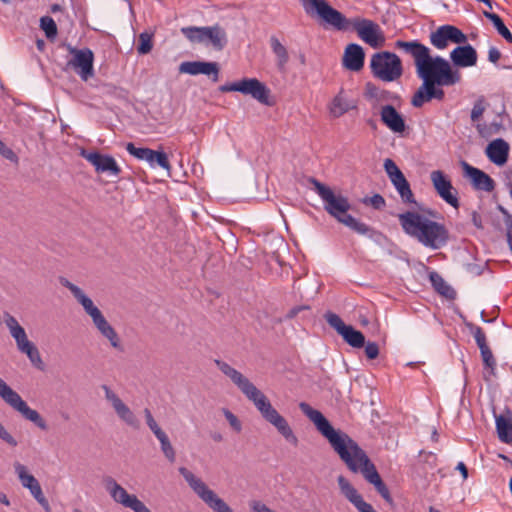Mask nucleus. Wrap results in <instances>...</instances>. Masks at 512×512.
Returning a JSON list of instances; mask_svg holds the SVG:
<instances>
[{"label": "nucleus", "instance_id": "obj_23", "mask_svg": "<svg viewBox=\"0 0 512 512\" xmlns=\"http://www.w3.org/2000/svg\"><path fill=\"white\" fill-rule=\"evenodd\" d=\"M102 388L106 399L111 403L118 417L127 425L138 428L139 421L130 408L107 385H103Z\"/></svg>", "mask_w": 512, "mask_h": 512}, {"label": "nucleus", "instance_id": "obj_45", "mask_svg": "<svg viewBox=\"0 0 512 512\" xmlns=\"http://www.w3.org/2000/svg\"><path fill=\"white\" fill-rule=\"evenodd\" d=\"M429 278L434 288L440 294L446 295V291L449 287L446 285L444 279L437 272H431Z\"/></svg>", "mask_w": 512, "mask_h": 512}, {"label": "nucleus", "instance_id": "obj_1", "mask_svg": "<svg viewBox=\"0 0 512 512\" xmlns=\"http://www.w3.org/2000/svg\"><path fill=\"white\" fill-rule=\"evenodd\" d=\"M396 49L410 55L414 60L416 74L422 84L411 98V105L421 108L432 100L443 101L444 86H453L461 81L460 72L441 56H431L430 49L418 40H397Z\"/></svg>", "mask_w": 512, "mask_h": 512}, {"label": "nucleus", "instance_id": "obj_3", "mask_svg": "<svg viewBox=\"0 0 512 512\" xmlns=\"http://www.w3.org/2000/svg\"><path fill=\"white\" fill-rule=\"evenodd\" d=\"M219 370L231 379L248 400L253 402L261 416L273 425L277 431L291 444L297 445L298 439L286 419L272 406L269 399L242 373L228 363L215 360Z\"/></svg>", "mask_w": 512, "mask_h": 512}, {"label": "nucleus", "instance_id": "obj_40", "mask_svg": "<svg viewBox=\"0 0 512 512\" xmlns=\"http://www.w3.org/2000/svg\"><path fill=\"white\" fill-rule=\"evenodd\" d=\"M153 34L148 32H142L138 38L137 52L139 54H148L153 48L152 42Z\"/></svg>", "mask_w": 512, "mask_h": 512}, {"label": "nucleus", "instance_id": "obj_50", "mask_svg": "<svg viewBox=\"0 0 512 512\" xmlns=\"http://www.w3.org/2000/svg\"><path fill=\"white\" fill-rule=\"evenodd\" d=\"M156 164L167 171H169L171 169V165L168 160V156L163 151H157V153L155 155V159H154V166Z\"/></svg>", "mask_w": 512, "mask_h": 512}, {"label": "nucleus", "instance_id": "obj_18", "mask_svg": "<svg viewBox=\"0 0 512 512\" xmlns=\"http://www.w3.org/2000/svg\"><path fill=\"white\" fill-rule=\"evenodd\" d=\"M103 482L106 490L115 502L134 512H151L136 495L129 494L114 478L107 476Z\"/></svg>", "mask_w": 512, "mask_h": 512}, {"label": "nucleus", "instance_id": "obj_27", "mask_svg": "<svg viewBox=\"0 0 512 512\" xmlns=\"http://www.w3.org/2000/svg\"><path fill=\"white\" fill-rule=\"evenodd\" d=\"M472 334H473V337L475 339V342H476L478 348L480 349V354H481L484 366L486 368L490 369V374L494 375L497 363H496V360L493 356L491 349L487 345L486 335H485L483 329L479 326H475L472 329Z\"/></svg>", "mask_w": 512, "mask_h": 512}, {"label": "nucleus", "instance_id": "obj_56", "mask_svg": "<svg viewBox=\"0 0 512 512\" xmlns=\"http://www.w3.org/2000/svg\"><path fill=\"white\" fill-rule=\"evenodd\" d=\"M60 283L68 288L70 290V292L73 294V296L75 297L76 295L80 294V292L82 291L78 286H76L75 284L71 283L69 280H67L66 278H61L60 279Z\"/></svg>", "mask_w": 512, "mask_h": 512}, {"label": "nucleus", "instance_id": "obj_55", "mask_svg": "<svg viewBox=\"0 0 512 512\" xmlns=\"http://www.w3.org/2000/svg\"><path fill=\"white\" fill-rule=\"evenodd\" d=\"M226 419L228 420L229 424L237 431L239 432L241 430V423L238 420V418L230 411H225Z\"/></svg>", "mask_w": 512, "mask_h": 512}, {"label": "nucleus", "instance_id": "obj_33", "mask_svg": "<svg viewBox=\"0 0 512 512\" xmlns=\"http://www.w3.org/2000/svg\"><path fill=\"white\" fill-rule=\"evenodd\" d=\"M391 182L405 204H416L410 184L403 173L393 178Z\"/></svg>", "mask_w": 512, "mask_h": 512}, {"label": "nucleus", "instance_id": "obj_39", "mask_svg": "<svg viewBox=\"0 0 512 512\" xmlns=\"http://www.w3.org/2000/svg\"><path fill=\"white\" fill-rule=\"evenodd\" d=\"M40 27L44 31L46 37L50 40L56 38L58 29L55 21L49 16H43L40 18Z\"/></svg>", "mask_w": 512, "mask_h": 512}, {"label": "nucleus", "instance_id": "obj_59", "mask_svg": "<svg viewBox=\"0 0 512 512\" xmlns=\"http://www.w3.org/2000/svg\"><path fill=\"white\" fill-rule=\"evenodd\" d=\"M398 96L397 94L389 91V90H385V89H381L380 91V94H379V97H378V100L377 101H383V100H395L397 99Z\"/></svg>", "mask_w": 512, "mask_h": 512}, {"label": "nucleus", "instance_id": "obj_17", "mask_svg": "<svg viewBox=\"0 0 512 512\" xmlns=\"http://www.w3.org/2000/svg\"><path fill=\"white\" fill-rule=\"evenodd\" d=\"M181 32L191 42L210 44L217 51L223 50L228 42L225 30L219 25L184 27L181 29Z\"/></svg>", "mask_w": 512, "mask_h": 512}, {"label": "nucleus", "instance_id": "obj_64", "mask_svg": "<svg viewBox=\"0 0 512 512\" xmlns=\"http://www.w3.org/2000/svg\"><path fill=\"white\" fill-rule=\"evenodd\" d=\"M456 469L460 471V473L464 479H466L468 477V469L463 462H459L457 464Z\"/></svg>", "mask_w": 512, "mask_h": 512}, {"label": "nucleus", "instance_id": "obj_36", "mask_svg": "<svg viewBox=\"0 0 512 512\" xmlns=\"http://www.w3.org/2000/svg\"><path fill=\"white\" fill-rule=\"evenodd\" d=\"M483 15L492 22L497 32L505 39V41L512 44V33L506 27L501 17L498 14L489 11H483Z\"/></svg>", "mask_w": 512, "mask_h": 512}, {"label": "nucleus", "instance_id": "obj_4", "mask_svg": "<svg viewBox=\"0 0 512 512\" xmlns=\"http://www.w3.org/2000/svg\"><path fill=\"white\" fill-rule=\"evenodd\" d=\"M219 370L231 379L248 400L253 402L261 416L273 425L277 431L291 444L297 445L298 439L286 419L272 406L269 399L242 373L228 363L215 360Z\"/></svg>", "mask_w": 512, "mask_h": 512}, {"label": "nucleus", "instance_id": "obj_22", "mask_svg": "<svg viewBox=\"0 0 512 512\" xmlns=\"http://www.w3.org/2000/svg\"><path fill=\"white\" fill-rule=\"evenodd\" d=\"M81 156L94 166L97 173H107L111 176L119 177L122 172L117 161L111 155L102 154L98 151L89 152L83 149Z\"/></svg>", "mask_w": 512, "mask_h": 512}, {"label": "nucleus", "instance_id": "obj_14", "mask_svg": "<svg viewBox=\"0 0 512 512\" xmlns=\"http://www.w3.org/2000/svg\"><path fill=\"white\" fill-rule=\"evenodd\" d=\"M0 397L15 411L19 412L26 420L34 423L39 429H48L45 419L21 398L2 378H0Z\"/></svg>", "mask_w": 512, "mask_h": 512}, {"label": "nucleus", "instance_id": "obj_53", "mask_svg": "<svg viewBox=\"0 0 512 512\" xmlns=\"http://www.w3.org/2000/svg\"><path fill=\"white\" fill-rule=\"evenodd\" d=\"M365 204H370L375 209H382L385 206V199L380 194H375L370 198L364 200Z\"/></svg>", "mask_w": 512, "mask_h": 512}, {"label": "nucleus", "instance_id": "obj_15", "mask_svg": "<svg viewBox=\"0 0 512 512\" xmlns=\"http://www.w3.org/2000/svg\"><path fill=\"white\" fill-rule=\"evenodd\" d=\"M219 90L223 93L240 92L250 95L261 104L273 105V102L270 101V89L257 78H243L239 81L225 83L219 87Z\"/></svg>", "mask_w": 512, "mask_h": 512}, {"label": "nucleus", "instance_id": "obj_30", "mask_svg": "<svg viewBox=\"0 0 512 512\" xmlns=\"http://www.w3.org/2000/svg\"><path fill=\"white\" fill-rule=\"evenodd\" d=\"M509 150V144L504 139L497 138L488 144L486 155L492 163L502 166L508 161Z\"/></svg>", "mask_w": 512, "mask_h": 512}, {"label": "nucleus", "instance_id": "obj_25", "mask_svg": "<svg viewBox=\"0 0 512 512\" xmlns=\"http://www.w3.org/2000/svg\"><path fill=\"white\" fill-rule=\"evenodd\" d=\"M380 119L393 133L402 134L406 129V122L403 115L390 104L381 107Z\"/></svg>", "mask_w": 512, "mask_h": 512}, {"label": "nucleus", "instance_id": "obj_26", "mask_svg": "<svg viewBox=\"0 0 512 512\" xmlns=\"http://www.w3.org/2000/svg\"><path fill=\"white\" fill-rule=\"evenodd\" d=\"M465 175L470 178L473 187L476 190L491 192L495 188L494 180L484 171L469 165L467 162L462 163Z\"/></svg>", "mask_w": 512, "mask_h": 512}, {"label": "nucleus", "instance_id": "obj_8", "mask_svg": "<svg viewBox=\"0 0 512 512\" xmlns=\"http://www.w3.org/2000/svg\"><path fill=\"white\" fill-rule=\"evenodd\" d=\"M372 75L383 81L393 82L403 75V65L399 56L393 52L381 51L372 55L370 60Z\"/></svg>", "mask_w": 512, "mask_h": 512}, {"label": "nucleus", "instance_id": "obj_32", "mask_svg": "<svg viewBox=\"0 0 512 512\" xmlns=\"http://www.w3.org/2000/svg\"><path fill=\"white\" fill-rule=\"evenodd\" d=\"M14 469L22 486L29 489L32 496L35 494H40L42 488L38 480L32 474L28 473L26 466L20 462H15Z\"/></svg>", "mask_w": 512, "mask_h": 512}, {"label": "nucleus", "instance_id": "obj_11", "mask_svg": "<svg viewBox=\"0 0 512 512\" xmlns=\"http://www.w3.org/2000/svg\"><path fill=\"white\" fill-rule=\"evenodd\" d=\"M3 317L11 336L15 339L18 350L28 357L34 367L43 370L44 363L40 352L35 344L28 339L24 328L10 313L4 312Z\"/></svg>", "mask_w": 512, "mask_h": 512}, {"label": "nucleus", "instance_id": "obj_2", "mask_svg": "<svg viewBox=\"0 0 512 512\" xmlns=\"http://www.w3.org/2000/svg\"><path fill=\"white\" fill-rule=\"evenodd\" d=\"M299 408L328 440L349 471L361 473L365 480L375 487L376 491L387 503H392L393 500L387 485L380 477L374 463L358 443L347 433L334 429L325 416L320 411L312 408L308 403L301 402Z\"/></svg>", "mask_w": 512, "mask_h": 512}, {"label": "nucleus", "instance_id": "obj_7", "mask_svg": "<svg viewBox=\"0 0 512 512\" xmlns=\"http://www.w3.org/2000/svg\"><path fill=\"white\" fill-rule=\"evenodd\" d=\"M320 18L337 31L353 29L358 37L372 48L382 47L385 43L384 33L376 22L362 17L349 19L329 3L324 8Z\"/></svg>", "mask_w": 512, "mask_h": 512}, {"label": "nucleus", "instance_id": "obj_43", "mask_svg": "<svg viewBox=\"0 0 512 512\" xmlns=\"http://www.w3.org/2000/svg\"><path fill=\"white\" fill-rule=\"evenodd\" d=\"M301 2L307 13L314 10L319 17L328 3L326 0H301Z\"/></svg>", "mask_w": 512, "mask_h": 512}, {"label": "nucleus", "instance_id": "obj_51", "mask_svg": "<svg viewBox=\"0 0 512 512\" xmlns=\"http://www.w3.org/2000/svg\"><path fill=\"white\" fill-rule=\"evenodd\" d=\"M0 155H2L5 159L10 160L12 162L17 163L18 157L15 152L9 148L1 139H0Z\"/></svg>", "mask_w": 512, "mask_h": 512}, {"label": "nucleus", "instance_id": "obj_16", "mask_svg": "<svg viewBox=\"0 0 512 512\" xmlns=\"http://www.w3.org/2000/svg\"><path fill=\"white\" fill-rule=\"evenodd\" d=\"M219 90L223 93L240 92L250 95L261 104L273 105V102L270 101V89L257 78H243L239 81L225 83L219 87Z\"/></svg>", "mask_w": 512, "mask_h": 512}, {"label": "nucleus", "instance_id": "obj_19", "mask_svg": "<svg viewBox=\"0 0 512 512\" xmlns=\"http://www.w3.org/2000/svg\"><path fill=\"white\" fill-rule=\"evenodd\" d=\"M68 51L73 58L68 61V66L74 68L83 81L94 76V53L90 48L77 49L68 46Z\"/></svg>", "mask_w": 512, "mask_h": 512}, {"label": "nucleus", "instance_id": "obj_54", "mask_svg": "<svg viewBox=\"0 0 512 512\" xmlns=\"http://www.w3.org/2000/svg\"><path fill=\"white\" fill-rule=\"evenodd\" d=\"M366 357L370 360L376 359L379 355V346L376 342H367L365 346Z\"/></svg>", "mask_w": 512, "mask_h": 512}, {"label": "nucleus", "instance_id": "obj_62", "mask_svg": "<svg viewBox=\"0 0 512 512\" xmlns=\"http://www.w3.org/2000/svg\"><path fill=\"white\" fill-rule=\"evenodd\" d=\"M308 308H309L308 306L293 307L292 309L289 310V312L287 314V318L292 319V318L296 317L300 311H302L304 309H308Z\"/></svg>", "mask_w": 512, "mask_h": 512}, {"label": "nucleus", "instance_id": "obj_37", "mask_svg": "<svg viewBox=\"0 0 512 512\" xmlns=\"http://www.w3.org/2000/svg\"><path fill=\"white\" fill-rule=\"evenodd\" d=\"M341 336L350 346L361 348L365 345V337L359 330L354 329L351 325L342 332Z\"/></svg>", "mask_w": 512, "mask_h": 512}, {"label": "nucleus", "instance_id": "obj_41", "mask_svg": "<svg viewBox=\"0 0 512 512\" xmlns=\"http://www.w3.org/2000/svg\"><path fill=\"white\" fill-rule=\"evenodd\" d=\"M76 300L83 306L85 312L92 318L101 312L98 307H96L93 301L84 294L83 291L80 294L75 296Z\"/></svg>", "mask_w": 512, "mask_h": 512}, {"label": "nucleus", "instance_id": "obj_49", "mask_svg": "<svg viewBox=\"0 0 512 512\" xmlns=\"http://www.w3.org/2000/svg\"><path fill=\"white\" fill-rule=\"evenodd\" d=\"M384 168L390 180L402 174V171L399 169V167L395 164V162L392 159L388 158L385 160Z\"/></svg>", "mask_w": 512, "mask_h": 512}, {"label": "nucleus", "instance_id": "obj_9", "mask_svg": "<svg viewBox=\"0 0 512 512\" xmlns=\"http://www.w3.org/2000/svg\"><path fill=\"white\" fill-rule=\"evenodd\" d=\"M3 317L11 336L15 339L18 350L28 357L34 367L43 370L44 363L40 352L35 344L28 339L24 328L10 313L4 312Z\"/></svg>", "mask_w": 512, "mask_h": 512}, {"label": "nucleus", "instance_id": "obj_24", "mask_svg": "<svg viewBox=\"0 0 512 512\" xmlns=\"http://www.w3.org/2000/svg\"><path fill=\"white\" fill-rule=\"evenodd\" d=\"M219 65L217 62H204V61H185L179 66V72L189 75H212V80L217 82L219 79Z\"/></svg>", "mask_w": 512, "mask_h": 512}, {"label": "nucleus", "instance_id": "obj_42", "mask_svg": "<svg viewBox=\"0 0 512 512\" xmlns=\"http://www.w3.org/2000/svg\"><path fill=\"white\" fill-rule=\"evenodd\" d=\"M324 318L326 319L327 323L334 328L340 335L342 332L347 328L348 325H346L343 320L340 318L339 315L333 313V312H326L324 315Z\"/></svg>", "mask_w": 512, "mask_h": 512}, {"label": "nucleus", "instance_id": "obj_29", "mask_svg": "<svg viewBox=\"0 0 512 512\" xmlns=\"http://www.w3.org/2000/svg\"><path fill=\"white\" fill-rule=\"evenodd\" d=\"M450 59L457 67H471L476 65L478 55L470 44H466L455 47L450 53Z\"/></svg>", "mask_w": 512, "mask_h": 512}, {"label": "nucleus", "instance_id": "obj_47", "mask_svg": "<svg viewBox=\"0 0 512 512\" xmlns=\"http://www.w3.org/2000/svg\"><path fill=\"white\" fill-rule=\"evenodd\" d=\"M127 152L139 160H143L146 157L148 148L136 147L132 142L126 144Z\"/></svg>", "mask_w": 512, "mask_h": 512}, {"label": "nucleus", "instance_id": "obj_13", "mask_svg": "<svg viewBox=\"0 0 512 512\" xmlns=\"http://www.w3.org/2000/svg\"><path fill=\"white\" fill-rule=\"evenodd\" d=\"M179 473L184 477L194 493L214 512H233L232 508L211 490L200 478L196 477L185 467L179 468Z\"/></svg>", "mask_w": 512, "mask_h": 512}, {"label": "nucleus", "instance_id": "obj_48", "mask_svg": "<svg viewBox=\"0 0 512 512\" xmlns=\"http://www.w3.org/2000/svg\"><path fill=\"white\" fill-rule=\"evenodd\" d=\"M381 89L372 82H367L364 87V96L369 100H378Z\"/></svg>", "mask_w": 512, "mask_h": 512}, {"label": "nucleus", "instance_id": "obj_34", "mask_svg": "<svg viewBox=\"0 0 512 512\" xmlns=\"http://www.w3.org/2000/svg\"><path fill=\"white\" fill-rule=\"evenodd\" d=\"M352 108H355V106L349 104L343 95V89H341L340 92L333 98L329 109L333 117L339 118Z\"/></svg>", "mask_w": 512, "mask_h": 512}, {"label": "nucleus", "instance_id": "obj_52", "mask_svg": "<svg viewBox=\"0 0 512 512\" xmlns=\"http://www.w3.org/2000/svg\"><path fill=\"white\" fill-rule=\"evenodd\" d=\"M0 439L7 443L11 447L18 445L17 440L5 429L3 424L0 422Z\"/></svg>", "mask_w": 512, "mask_h": 512}, {"label": "nucleus", "instance_id": "obj_28", "mask_svg": "<svg viewBox=\"0 0 512 512\" xmlns=\"http://www.w3.org/2000/svg\"><path fill=\"white\" fill-rule=\"evenodd\" d=\"M365 52L361 45L350 43L346 46L343 55V65L351 71H360L364 67Z\"/></svg>", "mask_w": 512, "mask_h": 512}, {"label": "nucleus", "instance_id": "obj_10", "mask_svg": "<svg viewBox=\"0 0 512 512\" xmlns=\"http://www.w3.org/2000/svg\"><path fill=\"white\" fill-rule=\"evenodd\" d=\"M3 317L11 336L15 339L18 350L28 357L34 367L43 370L44 363L40 352L35 344L28 339L24 328L10 313L4 312Z\"/></svg>", "mask_w": 512, "mask_h": 512}, {"label": "nucleus", "instance_id": "obj_5", "mask_svg": "<svg viewBox=\"0 0 512 512\" xmlns=\"http://www.w3.org/2000/svg\"><path fill=\"white\" fill-rule=\"evenodd\" d=\"M308 181L313 185L314 191L322 199L325 211L339 223L349 227L358 234L367 236L377 244H382V242L386 240V236L382 232L348 214L351 205L347 197L341 194H335L330 187L321 183L314 177H310Z\"/></svg>", "mask_w": 512, "mask_h": 512}, {"label": "nucleus", "instance_id": "obj_21", "mask_svg": "<svg viewBox=\"0 0 512 512\" xmlns=\"http://www.w3.org/2000/svg\"><path fill=\"white\" fill-rule=\"evenodd\" d=\"M430 42L435 48L443 50L448 47L450 42L455 44L466 43L467 36L458 27L445 24L431 32Z\"/></svg>", "mask_w": 512, "mask_h": 512}, {"label": "nucleus", "instance_id": "obj_63", "mask_svg": "<svg viewBox=\"0 0 512 512\" xmlns=\"http://www.w3.org/2000/svg\"><path fill=\"white\" fill-rule=\"evenodd\" d=\"M156 153H157V151H154V150L148 148L146 157H144L143 160L147 161L150 164V166L154 167V159H155Z\"/></svg>", "mask_w": 512, "mask_h": 512}, {"label": "nucleus", "instance_id": "obj_6", "mask_svg": "<svg viewBox=\"0 0 512 512\" xmlns=\"http://www.w3.org/2000/svg\"><path fill=\"white\" fill-rule=\"evenodd\" d=\"M403 231L424 247L438 250L449 241V230L445 224L431 220L424 215L407 211L399 215Z\"/></svg>", "mask_w": 512, "mask_h": 512}, {"label": "nucleus", "instance_id": "obj_20", "mask_svg": "<svg viewBox=\"0 0 512 512\" xmlns=\"http://www.w3.org/2000/svg\"><path fill=\"white\" fill-rule=\"evenodd\" d=\"M430 179L439 197L453 208L458 209L460 206L458 191L448 176L441 170H435L431 172Z\"/></svg>", "mask_w": 512, "mask_h": 512}, {"label": "nucleus", "instance_id": "obj_35", "mask_svg": "<svg viewBox=\"0 0 512 512\" xmlns=\"http://www.w3.org/2000/svg\"><path fill=\"white\" fill-rule=\"evenodd\" d=\"M270 46H271L273 53L275 54V56L277 58L278 69L281 71L284 70L286 64L289 61V54H288L286 47L283 44H281L279 39L275 36H272L270 38Z\"/></svg>", "mask_w": 512, "mask_h": 512}, {"label": "nucleus", "instance_id": "obj_12", "mask_svg": "<svg viewBox=\"0 0 512 512\" xmlns=\"http://www.w3.org/2000/svg\"><path fill=\"white\" fill-rule=\"evenodd\" d=\"M3 317L11 336L15 339L18 350L28 357L34 367L43 370L44 363L40 352L35 344L28 339L24 328L10 313L4 312Z\"/></svg>", "mask_w": 512, "mask_h": 512}, {"label": "nucleus", "instance_id": "obj_38", "mask_svg": "<svg viewBox=\"0 0 512 512\" xmlns=\"http://www.w3.org/2000/svg\"><path fill=\"white\" fill-rule=\"evenodd\" d=\"M156 438L159 440L161 445V450L165 457L173 463L176 459V453L173 448V446L170 443V440L165 432H162L161 434L157 435Z\"/></svg>", "mask_w": 512, "mask_h": 512}, {"label": "nucleus", "instance_id": "obj_46", "mask_svg": "<svg viewBox=\"0 0 512 512\" xmlns=\"http://www.w3.org/2000/svg\"><path fill=\"white\" fill-rule=\"evenodd\" d=\"M144 415H145V419H146V423L148 425V427L150 428V430L153 432V434L155 435V437L159 434H161L162 432H164L160 427L159 425L157 424V422L155 421L151 411L148 409V408H145L144 409Z\"/></svg>", "mask_w": 512, "mask_h": 512}, {"label": "nucleus", "instance_id": "obj_57", "mask_svg": "<svg viewBox=\"0 0 512 512\" xmlns=\"http://www.w3.org/2000/svg\"><path fill=\"white\" fill-rule=\"evenodd\" d=\"M251 509L253 512H275L260 501H253L251 503Z\"/></svg>", "mask_w": 512, "mask_h": 512}, {"label": "nucleus", "instance_id": "obj_61", "mask_svg": "<svg viewBox=\"0 0 512 512\" xmlns=\"http://www.w3.org/2000/svg\"><path fill=\"white\" fill-rule=\"evenodd\" d=\"M471 220H472L473 225L476 228H478V229L483 228L482 217L477 211H473L471 213Z\"/></svg>", "mask_w": 512, "mask_h": 512}, {"label": "nucleus", "instance_id": "obj_58", "mask_svg": "<svg viewBox=\"0 0 512 512\" xmlns=\"http://www.w3.org/2000/svg\"><path fill=\"white\" fill-rule=\"evenodd\" d=\"M501 58V52L496 47H490L488 50V60L496 64Z\"/></svg>", "mask_w": 512, "mask_h": 512}, {"label": "nucleus", "instance_id": "obj_44", "mask_svg": "<svg viewBox=\"0 0 512 512\" xmlns=\"http://www.w3.org/2000/svg\"><path fill=\"white\" fill-rule=\"evenodd\" d=\"M486 110V104L484 97L478 98L473 105V108L471 110L470 118L472 122H477L480 120V118L483 116L484 112Z\"/></svg>", "mask_w": 512, "mask_h": 512}, {"label": "nucleus", "instance_id": "obj_60", "mask_svg": "<svg viewBox=\"0 0 512 512\" xmlns=\"http://www.w3.org/2000/svg\"><path fill=\"white\" fill-rule=\"evenodd\" d=\"M33 497L47 512H50V505L48 503V500L45 498L42 490L40 491V494H35L33 495Z\"/></svg>", "mask_w": 512, "mask_h": 512}, {"label": "nucleus", "instance_id": "obj_31", "mask_svg": "<svg viewBox=\"0 0 512 512\" xmlns=\"http://www.w3.org/2000/svg\"><path fill=\"white\" fill-rule=\"evenodd\" d=\"M92 321L102 336L109 340L112 347L119 349L120 351L123 350L115 329L109 324L102 312H99L97 315L92 317Z\"/></svg>", "mask_w": 512, "mask_h": 512}]
</instances>
